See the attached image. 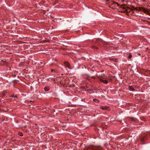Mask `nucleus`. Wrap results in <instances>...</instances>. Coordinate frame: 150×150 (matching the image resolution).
<instances>
[{
  "mask_svg": "<svg viewBox=\"0 0 150 150\" xmlns=\"http://www.w3.org/2000/svg\"><path fill=\"white\" fill-rule=\"evenodd\" d=\"M109 7L113 9H115L117 7L121 8L123 9L122 11L124 13H129L131 12V11L133 13V11L135 9H137V8H135L134 6H132L130 8L129 7L127 6L124 4H122L120 5L117 3L115 2L112 1H110L108 3Z\"/></svg>",
  "mask_w": 150,
  "mask_h": 150,
  "instance_id": "obj_1",
  "label": "nucleus"
},
{
  "mask_svg": "<svg viewBox=\"0 0 150 150\" xmlns=\"http://www.w3.org/2000/svg\"><path fill=\"white\" fill-rule=\"evenodd\" d=\"M90 149L91 150H102L103 148L100 146H93L90 147Z\"/></svg>",
  "mask_w": 150,
  "mask_h": 150,
  "instance_id": "obj_2",
  "label": "nucleus"
},
{
  "mask_svg": "<svg viewBox=\"0 0 150 150\" xmlns=\"http://www.w3.org/2000/svg\"><path fill=\"white\" fill-rule=\"evenodd\" d=\"M140 139L142 144H144V143L148 139L147 135H142L140 137Z\"/></svg>",
  "mask_w": 150,
  "mask_h": 150,
  "instance_id": "obj_3",
  "label": "nucleus"
},
{
  "mask_svg": "<svg viewBox=\"0 0 150 150\" xmlns=\"http://www.w3.org/2000/svg\"><path fill=\"white\" fill-rule=\"evenodd\" d=\"M100 108L101 109L105 110H108L109 111L110 110V108L106 106H101L100 107Z\"/></svg>",
  "mask_w": 150,
  "mask_h": 150,
  "instance_id": "obj_4",
  "label": "nucleus"
},
{
  "mask_svg": "<svg viewBox=\"0 0 150 150\" xmlns=\"http://www.w3.org/2000/svg\"><path fill=\"white\" fill-rule=\"evenodd\" d=\"M22 124L21 122H16L15 124V127L16 128H18L21 127Z\"/></svg>",
  "mask_w": 150,
  "mask_h": 150,
  "instance_id": "obj_5",
  "label": "nucleus"
},
{
  "mask_svg": "<svg viewBox=\"0 0 150 150\" xmlns=\"http://www.w3.org/2000/svg\"><path fill=\"white\" fill-rule=\"evenodd\" d=\"M128 118L131 121L133 122L134 123H136L137 121V119L136 118L132 117H128Z\"/></svg>",
  "mask_w": 150,
  "mask_h": 150,
  "instance_id": "obj_6",
  "label": "nucleus"
},
{
  "mask_svg": "<svg viewBox=\"0 0 150 150\" xmlns=\"http://www.w3.org/2000/svg\"><path fill=\"white\" fill-rule=\"evenodd\" d=\"M64 65L65 67L68 68L69 69H71L70 65L69 63L67 61H65L64 62Z\"/></svg>",
  "mask_w": 150,
  "mask_h": 150,
  "instance_id": "obj_7",
  "label": "nucleus"
},
{
  "mask_svg": "<svg viewBox=\"0 0 150 150\" xmlns=\"http://www.w3.org/2000/svg\"><path fill=\"white\" fill-rule=\"evenodd\" d=\"M100 81L105 84H107L108 83V81L107 80L102 78L100 79Z\"/></svg>",
  "mask_w": 150,
  "mask_h": 150,
  "instance_id": "obj_8",
  "label": "nucleus"
},
{
  "mask_svg": "<svg viewBox=\"0 0 150 150\" xmlns=\"http://www.w3.org/2000/svg\"><path fill=\"white\" fill-rule=\"evenodd\" d=\"M50 89V87L49 86H46L44 88V90L46 91H48Z\"/></svg>",
  "mask_w": 150,
  "mask_h": 150,
  "instance_id": "obj_9",
  "label": "nucleus"
},
{
  "mask_svg": "<svg viewBox=\"0 0 150 150\" xmlns=\"http://www.w3.org/2000/svg\"><path fill=\"white\" fill-rule=\"evenodd\" d=\"M129 89L132 91H135V90L134 88H133L132 86H129Z\"/></svg>",
  "mask_w": 150,
  "mask_h": 150,
  "instance_id": "obj_10",
  "label": "nucleus"
},
{
  "mask_svg": "<svg viewBox=\"0 0 150 150\" xmlns=\"http://www.w3.org/2000/svg\"><path fill=\"white\" fill-rule=\"evenodd\" d=\"M93 100L96 103H99L100 102V101L96 99H93Z\"/></svg>",
  "mask_w": 150,
  "mask_h": 150,
  "instance_id": "obj_11",
  "label": "nucleus"
},
{
  "mask_svg": "<svg viewBox=\"0 0 150 150\" xmlns=\"http://www.w3.org/2000/svg\"><path fill=\"white\" fill-rule=\"evenodd\" d=\"M18 135H19V136H23V133L22 132H18Z\"/></svg>",
  "mask_w": 150,
  "mask_h": 150,
  "instance_id": "obj_12",
  "label": "nucleus"
},
{
  "mask_svg": "<svg viewBox=\"0 0 150 150\" xmlns=\"http://www.w3.org/2000/svg\"><path fill=\"white\" fill-rule=\"evenodd\" d=\"M10 97H13L14 98H17V96L16 95H12L11 96H10Z\"/></svg>",
  "mask_w": 150,
  "mask_h": 150,
  "instance_id": "obj_13",
  "label": "nucleus"
},
{
  "mask_svg": "<svg viewBox=\"0 0 150 150\" xmlns=\"http://www.w3.org/2000/svg\"><path fill=\"white\" fill-rule=\"evenodd\" d=\"M132 55L131 54H129V56H128V58L129 59H130L132 58Z\"/></svg>",
  "mask_w": 150,
  "mask_h": 150,
  "instance_id": "obj_14",
  "label": "nucleus"
},
{
  "mask_svg": "<svg viewBox=\"0 0 150 150\" xmlns=\"http://www.w3.org/2000/svg\"><path fill=\"white\" fill-rule=\"evenodd\" d=\"M92 47L93 48H95L96 49H98V48L97 47H96V46H92Z\"/></svg>",
  "mask_w": 150,
  "mask_h": 150,
  "instance_id": "obj_15",
  "label": "nucleus"
},
{
  "mask_svg": "<svg viewBox=\"0 0 150 150\" xmlns=\"http://www.w3.org/2000/svg\"><path fill=\"white\" fill-rule=\"evenodd\" d=\"M91 78L93 79H95L96 78V77L95 76H92L91 77Z\"/></svg>",
  "mask_w": 150,
  "mask_h": 150,
  "instance_id": "obj_16",
  "label": "nucleus"
},
{
  "mask_svg": "<svg viewBox=\"0 0 150 150\" xmlns=\"http://www.w3.org/2000/svg\"><path fill=\"white\" fill-rule=\"evenodd\" d=\"M138 55H139V56H142V57H143V56H142V55H141V54L139 53V54H138Z\"/></svg>",
  "mask_w": 150,
  "mask_h": 150,
  "instance_id": "obj_17",
  "label": "nucleus"
},
{
  "mask_svg": "<svg viewBox=\"0 0 150 150\" xmlns=\"http://www.w3.org/2000/svg\"><path fill=\"white\" fill-rule=\"evenodd\" d=\"M85 100L84 99H82L81 100V101H84Z\"/></svg>",
  "mask_w": 150,
  "mask_h": 150,
  "instance_id": "obj_18",
  "label": "nucleus"
},
{
  "mask_svg": "<svg viewBox=\"0 0 150 150\" xmlns=\"http://www.w3.org/2000/svg\"><path fill=\"white\" fill-rule=\"evenodd\" d=\"M5 95V94L4 93H3V94H2V96H4Z\"/></svg>",
  "mask_w": 150,
  "mask_h": 150,
  "instance_id": "obj_19",
  "label": "nucleus"
},
{
  "mask_svg": "<svg viewBox=\"0 0 150 150\" xmlns=\"http://www.w3.org/2000/svg\"><path fill=\"white\" fill-rule=\"evenodd\" d=\"M2 61L3 62H4H4H6V60H5V61H4V60H2Z\"/></svg>",
  "mask_w": 150,
  "mask_h": 150,
  "instance_id": "obj_20",
  "label": "nucleus"
},
{
  "mask_svg": "<svg viewBox=\"0 0 150 150\" xmlns=\"http://www.w3.org/2000/svg\"><path fill=\"white\" fill-rule=\"evenodd\" d=\"M110 0H106V2L109 1H110Z\"/></svg>",
  "mask_w": 150,
  "mask_h": 150,
  "instance_id": "obj_21",
  "label": "nucleus"
},
{
  "mask_svg": "<svg viewBox=\"0 0 150 150\" xmlns=\"http://www.w3.org/2000/svg\"><path fill=\"white\" fill-rule=\"evenodd\" d=\"M143 9H144V11H146V9H145L144 8H143Z\"/></svg>",
  "mask_w": 150,
  "mask_h": 150,
  "instance_id": "obj_22",
  "label": "nucleus"
},
{
  "mask_svg": "<svg viewBox=\"0 0 150 150\" xmlns=\"http://www.w3.org/2000/svg\"><path fill=\"white\" fill-rule=\"evenodd\" d=\"M53 71V70H52V71Z\"/></svg>",
  "mask_w": 150,
  "mask_h": 150,
  "instance_id": "obj_23",
  "label": "nucleus"
}]
</instances>
